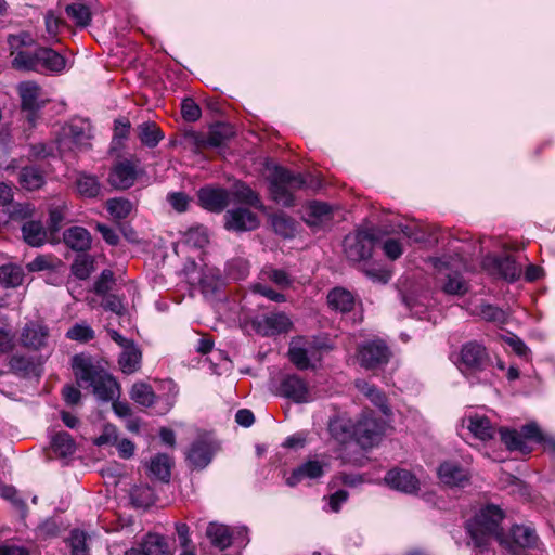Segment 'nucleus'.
Wrapping results in <instances>:
<instances>
[{"label":"nucleus","instance_id":"f257e3e1","mask_svg":"<svg viewBox=\"0 0 555 555\" xmlns=\"http://www.w3.org/2000/svg\"><path fill=\"white\" fill-rule=\"evenodd\" d=\"M12 60V66L18 70L37 73H62L66 67V59L51 48L39 47L34 51L25 50L35 44V39L27 31L11 34L7 38Z\"/></svg>","mask_w":555,"mask_h":555},{"label":"nucleus","instance_id":"f03ea898","mask_svg":"<svg viewBox=\"0 0 555 555\" xmlns=\"http://www.w3.org/2000/svg\"><path fill=\"white\" fill-rule=\"evenodd\" d=\"M73 370L78 384L92 388L93 395L99 400L112 401L119 397L120 387L116 379L107 371L95 365L89 357L75 356Z\"/></svg>","mask_w":555,"mask_h":555},{"label":"nucleus","instance_id":"7ed1b4c3","mask_svg":"<svg viewBox=\"0 0 555 555\" xmlns=\"http://www.w3.org/2000/svg\"><path fill=\"white\" fill-rule=\"evenodd\" d=\"M462 375L472 384H490L492 382V360L487 348L478 341L463 344L454 360Z\"/></svg>","mask_w":555,"mask_h":555},{"label":"nucleus","instance_id":"20e7f679","mask_svg":"<svg viewBox=\"0 0 555 555\" xmlns=\"http://www.w3.org/2000/svg\"><path fill=\"white\" fill-rule=\"evenodd\" d=\"M504 515L496 505H487L467 524V531L477 547L487 545L490 538L503 542L500 524Z\"/></svg>","mask_w":555,"mask_h":555},{"label":"nucleus","instance_id":"39448f33","mask_svg":"<svg viewBox=\"0 0 555 555\" xmlns=\"http://www.w3.org/2000/svg\"><path fill=\"white\" fill-rule=\"evenodd\" d=\"M93 128L89 120L76 118L62 128L56 139V150L61 157L70 153L85 152L91 149Z\"/></svg>","mask_w":555,"mask_h":555},{"label":"nucleus","instance_id":"423d86ee","mask_svg":"<svg viewBox=\"0 0 555 555\" xmlns=\"http://www.w3.org/2000/svg\"><path fill=\"white\" fill-rule=\"evenodd\" d=\"M306 181L301 173L276 167L270 177V195L279 205L291 207L295 203L294 192L301 189Z\"/></svg>","mask_w":555,"mask_h":555},{"label":"nucleus","instance_id":"0eeeda50","mask_svg":"<svg viewBox=\"0 0 555 555\" xmlns=\"http://www.w3.org/2000/svg\"><path fill=\"white\" fill-rule=\"evenodd\" d=\"M434 266L438 272L446 274L447 281L443 284L446 293L461 295L467 291V282L462 276L461 270H468V266L462 256H457L456 260L443 256L436 259Z\"/></svg>","mask_w":555,"mask_h":555},{"label":"nucleus","instance_id":"6e6552de","mask_svg":"<svg viewBox=\"0 0 555 555\" xmlns=\"http://www.w3.org/2000/svg\"><path fill=\"white\" fill-rule=\"evenodd\" d=\"M292 322L286 314H254L251 321H242L241 327L248 334L255 332L263 336H270L287 332Z\"/></svg>","mask_w":555,"mask_h":555},{"label":"nucleus","instance_id":"1a4fd4ad","mask_svg":"<svg viewBox=\"0 0 555 555\" xmlns=\"http://www.w3.org/2000/svg\"><path fill=\"white\" fill-rule=\"evenodd\" d=\"M385 429L384 421H378L372 412H364L354 423L353 435L362 448H372L380 441Z\"/></svg>","mask_w":555,"mask_h":555},{"label":"nucleus","instance_id":"9d476101","mask_svg":"<svg viewBox=\"0 0 555 555\" xmlns=\"http://www.w3.org/2000/svg\"><path fill=\"white\" fill-rule=\"evenodd\" d=\"M375 236L364 230L349 233L344 238V253L351 262H361L372 256Z\"/></svg>","mask_w":555,"mask_h":555},{"label":"nucleus","instance_id":"9b49d317","mask_svg":"<svg viewBox=\"0 0 555 555\" xmlns=\"http://www.w3.org/2000/svg\"><path fill=\"white\" fill-rule=\"evenodd\" d=\"M482 267L491 275L503 279L507 282H514L521 276L522 267L509 256H487L482 260Z\"/></svg>","mask_w":555,"mask_h":555},{"label":"nucleus","instance_id":"f8f14e48","mask_svg":"<svg viewBox=\"0 0 555 555\" xmlns=\"http://www.w3.org/2000/svg\"><path fill=\"white\" fill-rule=\"evenodd\" d=\"M358 357L362 366L375 369L389 361L390 351L382 339H373L360 347Z\"/></svg>","mask_w":555,"mask_h":555},{"label":"nucleus","instance_id":"ddd939ff","mask_svg":"<svg viewBox=\"0 0 555 555\" xmlns=\"http://www.w3.org/2000/svg\"><path fill=\"white\" fill-rule=\"evenodd\" d=\"M278 395L291 399L295 403H305L311 399L308 384L298 375H285L278 388Z\"/></svg>","mask_w":555,"mask_h":555},{"label":"nucleus","instance_id":"4468645a","mask_svg":"<svg viewBox=\"0 0 555 555\" xmlns=\"http://www.w3.org/2000/svg\"><path fill=\"white\" fill-rule=\"evenodd\" d=\"M224 227L234 232L253 231L259 227V219L247 208H233L224 215Z\"/></svg>","mask_w":555,"mask_h":555},{"label":"nucleus","instance_id":"2eb2a0df","mask_svg":"<svg viewBox=\"0 0 555 555\" xmlns=\"http://www.w3.org/2000/svg\"><path fill=\"white\" fill-rule=\"evenodd\" d=\"M199 205L211 212H221L230 203V193L222 188L203 186L197 192Z\"/></svg>","mask_w":555,"mask_h":555},{"label":"nucleus","instance_id":"dca6fc26","mask_svg":"<svg viewBox=\"0 0 555 555\" xmlns=\"http://www.w3.org/2000/svg\"><path fill=\"white\" fill-rule=\"evenodd\" d=\"M217 450V442L211 437L206 436L192 444L188 453V460L195 468H204L210 463Z\"/></svg>","mask_w":555,"mask_h":555},{"label":"nucleus","instance_id":"f3484780","mask_svg":"<svg viewBox=\"0 0 555 555\" xmlns=\"http://www.w3.org/2000/svg\"><path fill=\"white\" fill-rule=\"evenodd\" d=\"M385 483L397 491L412 494L420 490V480L410 470L402 468L390 469L385 475Z\"/></svg>","mask_w":555,"mask_h":555},{"label":"nucleus","instance_id":"a211bd4d","mask_svg":"<svg viewBox=\"0 0 555 555\" xmlns=\"http://www.w3.org/2000/svg\"><path fill=\"white\" fill-rule=\"evenodd\" d=\"M327 468L328 463L324 460H308L292 472V474L286 478V483L289 487H295L306 479L320 478Z\"/></svg>","mask_w":555,"mask_h":555},{"label":"nucleus","instance_id":"6ab92c4d","mask_svg":"<svg viewBox=\"0 0 555 555\" xmlns=\"http://www.w3.org/2000/svg\"><path fill=\"white\" fill-rule=\"evenodd\" d=\"M196 281L198 282L201 291L206 299L221 300L225 298V295L222 293L224 282L220 275L219 270L207 268L205 271H203Z\"/></svg>","mask_w":555,"mask_h":555},{"label":"nucleus","instance_id":"aec40b11","mask_svg":"<svg viewBox=\"0 0 555 555\" xmlns=\"http://www.w3.org/2000/svg\"><path fill=\"white\" fill-rule=\"evenodd\" d=\"M22 108L27 112V119L30 124L35 122L36 113L42 106V101L39 99L40 88L34 82H22L18 87Z\"/></svg>","mask_w":555,"mask_h":555},{"label":"nucleus","instance_id":"412c9836","mask_svg":"<svg viewBox=\"0 0 555 555\" xmlns=\"http://www.w3.org/2000/svg\"><path fill=\"white\" fill-rule=\"evenodd\" d=\"M441 482L451 487H464L469 480V473L456 462L447 461L438 468Z\"/></svg>","mask_w":555,"mask_h":555},{"label":"nucleus","instance_id":"4be33fe9","mask_svg":"<svg viewBox=\"0 0 555 555\" xmlns=\"http://www.w3.org/2000/svg\"><path fill=\"white\" fill-rule=\"evenodd\" d=\"M137 178L134 166L129 160L118 163L111 171L109 183L120 190L130 188Z\"/></svg>","mask_w":555,"mask_h":555},{"label":"nucleus","instance_id":"5701e85b","mask_svg":"<svg viewBox=\"0 0 555 555\" xmlns=\"http://www.w3.org/2000/svg\"><path fill=\"white\" fill-rule=\"evenodd\" d=\"M318 350L311 344L300 345L294 341L289 348L288 354L292 363L299 370H306L312 366V360H319Z\"/></svg>","mask_w":555,"mask_h":555},{"label":"nucleus","instance_id":"b1692460","mask_svg":"<svg viewBox=\"0 0 555 555\" xmlns=\"http://www.w3.org/2000/svg\"><path fill=\"white\" fill-rule=\"evenodd\" d=\"M511 538V543L505 540L500 543L505 544L506 548L513 554H516L517 547L524 548L533 546L538 539L534 530H532L530 527L520 525L514 526L512 528Z\"/></svg>","mask_w":555,"mask_h":555},{"label":"nucleus","instance_id":"393cba45","mask_svg":"<svg viewBox=\"0 0 555 555\" xmlns=\"http://www.w3.org/2000/svg\"><path fill=\"white\" fill-rule=\"evenodd\" d=\"M332 219L331 207L322 202H311L306 208L304 220L313 229H321Z\"/></svg>","mask_w":555,"mask_h":555},{"label":"nucleus","instance_id":"a878e982","mask_svg":"<svg viewBox=\"0 0 555 555\" xmlns=\"http://www.w3.org/2000/svg\"><path fill=\"white\" fill-rule=\"evenodd\" d=\"M467 429L479 440L487 441L494 437L495 426L491 421L481 414H470L466 417Z\"/></svg>","mask_w":555,"mask_h":555},{"label":"nucleus","instance_id":"bb28decb","mask_svg":"<svg viewBox=\"0 0 555 555\" xmlns=\"http://www.w3.org/2000/svg\"><path fill=\"white\" fill-rule=\"evenodd\" d=\"M327 304L336 312H351L357 307L353 294L343 287H335L328 293Z\"/></svg>","mask_w":555,"mask_h":555},{"label":"nucleus","instance_id":"cd10ccee","mask_svg":"<svg viewBox=\"0 0 555 555\" xmlns=\"http://www.w3.org/2000/svg\"><path fill=\"white\" fill-rule=\"evenodd\" d=\"M142 363V351L134 344L127 345L119 354L118 364L122 373L133 374L140 370Z\"/></svg>","mask_w":555,"mask_h":555},{"label":"nucleus","instance_id":"c85d7f7f","mask_svg":"<svg viewBox=\"0 0 555 555\" xmlns=\"http://www.w3.org/2000/svg\"><path fill=\"white\" fill-rule=\"evenodd\" d=\"M64 243L76 251H86L91 246V235L82 227H72L64 232Z\"/></svg>","mask_w":555,"mask_h":555},{"label":"nucleus","instance_id":"c756f323","mask_svg":"<svg viewBox=\"0 0 555 555\" xmlns=\"http://www.w3.org/2000/svg\"><path fill=\"white\" fill-rule=\"evenodd\" d=\"M48 328L39 323H31L22 332V344L28 348L39 349L46 345Z\"/></svg>","mask_w":555,"mask_h":555},{"label":"nucleus","instance_id":"7c9ffc66","mask_svg":"<svg viewBox=\"0 0 555 555\" xmlns=\"http://www.w3.org/2000/svg\"><path fill=\"white\" fill-rule=\"evenodd\" d=\"M24 241L33 246L40 247L47 241V231L40 221H26L22 227Z\"/></svg>","mask_w":555,"mask_h":555},{"label":"nucleus","instance_id":"2f4dec72","mask_svg":"<svg viewBox=\"0 0 555 555\" xmlns=\"http://www.w3.org/2000/svg\"><path fill=\"white\" fill-rule=\"evenodd\" d=\"M353 427L354 424L349 418L339 416L330 422L328 431L335 440L345 443L354 438Z\"/></svg>","mask_w":555,"mask_h":555},{"label":"nucleus","instance_id":"473e14b6","mask_svg":"<svg viewBox=\"0 0 555 555\" xmlns=\"http://www.w3.org/2000/svg\"><path fill=\"white\" fill-rule=\"evenodd\" d=\"M206 535L211 544L220 550L229 547L232 543L230 529L225 525L210 522L207 527Z\"/></svg>","mask_w":555,"mask_h":555},{"label":"nucleus","instance_id":"72a5a7b5","mask_svg":"<svg viewBox=\"0 0 555 555\" xmlns=\"http://www.w3.org/2000/svg\"><path fill=\"white\" fill-rule=\"evenodd\" d=\"M520 433L525 441L532 440L539 443H543L546 450L555 453V438L548 435H544L535 423H529L522 426Z\"/></svg>","mask_w":555,"mask_h":555},{"label":"nucleus","instance_id":"f704fd0d","mask_svg":"<svg viewBox=\"0 0 555 555\" xmlns=\"http://www.w3.org/2000/svg\"><path fill=\"white\" fill-rule=\"evenodd\" d=\"M141 143L147 147H155L163 139L164 133L155 122H142L137 128Z\"/></svg>","mask_w":555,"mask_h":555},{"label":"nucleus","instance_id":"c9c22d12","mask_svg":"<svg viewBox=\"0 0 555 555\" xmlns=\"http://www.w3.org/2000/svg\"><path fill=\"white\" fill-rule=\"evenodd\" d=\"M271 223L274 232L284 238H293L297 233V222L283 212L273 215Z\"/></svg>","mask_w":555,"mask_h":555},{"label":"nucleus","instance_id":"e433bc0d","mask_svg":"<svg viewBox=\"0 0 555 555\" xmlns=\"http://www.w3.org/2000/svg\"><path fill=\"white\" fill-rule=\"evenodd\" d=\"M33 207L27 203H15L13 199L3 209L4 216H0V225L7 224L10 220H24L31 216Z\"/></svg>","mask_w":555,"mask_h":555},{"label":"nucleus","instance_id":"4c0bfd02","mask_svg":"<svg viewBox=\"0 0 555 555\" xmlns=\"http://www.w3.org/2000/svg\"><path fill=\"white\" fill-rule=\"evenodd\" d=\"M65 12L78 27H86L91 22L92 14L90 8L82 2H73L67 4L65 7Z\"/></svg>","mask_w":555,"mask_h":555},{"label":"nucleus","instance_id":"58836bf2","mask_svg":"<svg viewBox=\"0 0 555 555\" xmlns=\"http://www.w3.org/2000/svg\"><path fill=\"white\" fill-rule=\"evenodd\" d=\"M501 440L506 446V448L511 451H519L524 454H527L531 451L527 441L522 438L521 433L516 430L500 429Z\"/></svg>","mask_w":555,"mask_h":555},{"label":"nucleus","instance_id":"ea45409f","mask_svg":"<svg viewBox=\"0 0 555 555\" xmlns=\"http://www.w3.org/2000/svg\"><path fill=\"white\" fill-rule=\"evenodd\" d=\"M130 398L142 406H152L155 402L156 395L152 387L146 383H135L130 389Z\"/></svg>","mask_w":555,"mask_h":555},{"label":"nucleus","instance_id":"a19ab883","mask_svg":"<svg viewBox=\"0 0 555 555\" xmlns=\"http://www.w3.org/2000/svg\"><path fill=\"white\" fill-rule=\"evenodd\" d=\"M24 271L22 267L13 263L0 267V283L5 287H17L23 283Z\"/></svg>","mask_w":555,"mask_h":555},{"label":"nucleus","instance_id":"79ce46f5","mask_svg":"<svg viewBox=\"0 0 555 555\" xmlns=\"http://www.w3.org/2000/svg\"><path fill=\"white\" fill-rule=\"evenodd\" d=\"M233 196L238 203L253 206L257 209H263L262 202L258 194L245 183L240 182L234 185Z\"/></svg>","mask_w":555,"mask_h":555},{"label":"nucleus","instance_id":"37998d69","mask_svg":"<svg viewBox=\"0 0 555 555\" xmlns=\"http://www.w3.org/2000/svg\"><path fill=\"white\" fill-rule=\"evenodd\" d=\"M357 388L362 392L373 404L378 406L384 414L389 413V408L386 404V398L375 386L365 380H358Z\"/></svg>","mask_w":555,"mask_h":555},{"label":"nucleus","instance_id":"c03bdc74","mask_svg":"<svg viewBox=\"0 0 555 555\" xmlns=\"http://www.w3.org/2000/svg\"><path fill=\"white\" fill-rule=\"evenodd\" d=\"M234 134L232 126L228 124L215 125L207 137L206 143L212 147H220Z\"/></svg>","mask_w":555,"mask_h":555},{"label":"nucleus","instance_id":"a18cd8bd","mask_svg":"<svg viewBox=\"0 0 555 555\" xmlns=\"http://www.w3.org/2000/svg\"><path fill=\"white\" fill-rule=\"evenodd\" d=\"M141 546L147 555H171L166 539L156 533H149Z\"/></svg>","mask_w":555,"mask_h":555},{"label":"nucleus","instance_id":"49530a36","mask_svg":"<svg viewBox=\"0 0 555 555\" xmlns=\"http://www.w3.org/2000/svg\"><path fill=\"white\" fill-rule=\"evenodd\" d=\"M77 192L88 198L95 197L101 192V184L94 176L81 173L76 180Z\"/></svg>","mask_w":555,"mask_h":555},{"label":"nucleus","instance_id":"de8ad7c7","mask_svg":"<svg viewBox=\"0 0 555 555\" xmlns=\"http://www.w3.org/2000/svg\"><path fill=\"white\" fill-rule=\"evenodd\" d=\"M53 451L60 456L72 455L76 450V444L70 435L66 431L55 434L51 440Z\"/></svg>","mask_w":555,"mask_h":555},{"label":"nucleus","instance_id":"09e8293b","mask_svg":"<svg viewBox=\"0 0 555 555\" xmlns=\"http://www.w3.org/2000/svg\"><path fill=\"white\" fill-rule=\"evenodd\" d=\"M43 182V175L34 166L24 167L20 172V183L27 190L39 189Z\"/></svg>","mask_w":555,"mask_h":555},{"label":"nucleus","instance_id":"8fccbe9b","mask_svg":"<svg viewBox=\"0 0 555 555\" xmlns=\"http://www.w3.org/2000/svg\"><path fill=\"white\" fill-rule=\"evenodd\" d=\"M170 459L166 454H157L151 460V474L162 481H168L170 477Z\"/></svg>","mask_w":555,"mask_h":555},{"label":"nucleus","instance_id":"3c124183","mask_svg":"<svg viewBox=\"0 0 555 555\" xmlns=\"http://www.w3.org/2000/svg\"><path fill=\"white\" fill-rule=\"evenodd\" d=\"M133 205L126 198H112L106 203V209L114 219H126L132 211Z\"/></svg>","mask_w":555,"mask_h":555},{"label":"nucleus","instance_id":"603ef678","mask_svg":"<svg viewBox=\"0 0 555 555\" xmlns=\"http://www.w3.org/2000/svg\"><path fill=\"white\" fill-rule=\"evenodd\" d=\"M225 272L227 275L232 280H244L249 273V262L244 258H233L228 261Z\"/></svg>","mask_w":555,"mask_h":555},{"label":"nucleus","instance_id":"864d4df0","mask_svg":"<svg viewBox=\"0 0 555 555\" xmlns=\"http://www.w3.org/2000/svg\"><path fill=\"white\" fill-rule=\"evenodd\" d=\"M93 270V259L92 257L81 254L78 255L72 264V272L75 276L80 280H86L89 278Z\"/></svg>","mask_w":555,"mask_h":555},{"label":"nucleus","instance_id":"5fc2aeb1","mask_svg":"<svg viewBox=\"0 0 555 555\" xmlns=\"http://www.w3.org/2000/svg\"><path fill=\"white\" fill-rule=\"evenodd\" d=\"M261 275L263 279L271 281L280 288H286L292 284L291 276L284 270L266 268L262 270Z\"/></svg>","mask_w":555,"mask_h":555},{"label":"nucleus","instance_id":"6e6d98bb","mask_svg":"<svg viewBox=\"0 0 555 555\" xmlns=\"http://www.w3.org/2000/svg\"><path fill=\"white\" fill-rule=\"evenodd\" d=\"M131 502L138 507H147L153 502V491L150 487H134L130 493Z\"/></svg>","mask_w":555,"mask_h":555},{"label":"nucleus","instance_id":"4d7b16f0","mask_svg":"<svg viewBox=\"0 0 555 555\" xmlns=\"http://www.w3.org/2000/svg\"><path fill=\"white\" fill-rule=\"evenodd\" d=\"M69 542L73 555H89L87 547V535L83 531H72Z\"/></svg>","mask_w":555,"mask_h":555},{"label":"nucleus","instance_id":"13d9d810","mask_svg":"<svg viewBox=\"0 0 555 555\" xmlns=\"http://www.w3.org/2000/svg\"><path fill=\"white\" fill-rule=\"evenodd\" d=\"M66 336L72 340L86 343L94 337V332L86 324H76L67 331Z\"/></svg>","mask_w":555,"mask_h":555},{"label":"nucleus","instance_id":"bf43d9fd","mask_svg":"<svg viewBox=\"0 0 555 555\" xmlns=\"http://www.w3.org/2000/svg\"><path fill=\"white\" fill-rule=\"evenodd\" d=\"M114 284V273L112 270H103L99 279L94 282L93 289L98 295L107 294Z\"/></svg>","mask_w":555,"mask_h":555},{"label":"nucleus","instance_id":"052dcab7","mask_svg":"<svg viewBox=\"0 0 555 555\" xmlns=\"http://www.w3.org/2000/svg\"><path fill=\"white\" fill-rule=\"evenodd\" d=\"M181 114L184 120L194 122L202 115L201 107L192 99H185L181 104Z\"/></svg>","mask_w":555,"mask_h":555},{"label":"nucleus","instance_id":"680f3d73","mask_svg":"<svg viewBox=\"0 0 555 555\" xmlns=\"http://www.w3.org/2000/svg\"><path fill=\"white\" fill-rule=\"evenodd\" d=\"M251 291L254 294L263 296L274 302H281V301L285 300V296L282 293L276 292V291L272 289L270 286L264 285L262 283L254 284L251 286Z\"/></svg>","mask_w":555,"mask_h":555},{"label":"nucleus","instance_id":"e2e57ef3","mask_svg":"<svg viewBox=\"0 0 555 555\" xmlns=\"http://www.w3.org/2000/svg\"><path fill=\"white\" fill-rule=\"evenodd\" d=\"M167 201L170 206L178 212L188 210L190 197L183 192H172L167 195Z\"/></svg>","mask_w":555,"mask_h":555},{"label":"nucleus","instance_id":"0e129e2a","mask_svg":"<svg viewBox=\"0 0 555 555\" xmlns=\"http://www.w3.org/2000/svg\"><path fill=\"white\" fill-rule=\"evenodd\" d=\"M186 241L190 244H193L196 247H203L208 243V236L206 233V229L203 227H196L190 229L186 234Z\"/></svg>","mask_w":555,"mask_h":555},{"label":"nucleus","instance_id":"69168bd1","mask_svg":"<svg viewBox=\"0 0 555 555\" xmlns=\"http://www.w3.org/2000/svg\"><path fill=\"white\" fill-rule=\"evenodd\" d=\"M363 272L373 282H378L382 284L388 283L391 278L390 272L380 267L364 268Z\"/></svg>","mask_w":555,"mask_h":555},{"label":"nucleus","instance_id":"338daca9","mask_svg":"<svg viewBox=\"0 0 555 555\" xmlns=\"http://www.w3.org/2000/svg\"><path fill=\"white\" fill-rule=\"evenodd\" d=\"M505 343L512 347L513 351L525 359H528L530 356V349L528 346L517 336H506L504 338Z\"/></svg>","mask_w":555,"mask_h":555},{"label":"nucleus","instance_id":"774afa93","mask_svg":"<svg viewBox=\"0 0 555 555\" xmlns=\"http://www.w3.org/2000/svg\"><path fill=\"white\" fill-rule=\"evenodd\" d=\"M401 232L415 243H422L427 240L426 232L417 224H405L401 228Z\"/></svg>","mask_w":555,"mask_h":555}]
</instances>
